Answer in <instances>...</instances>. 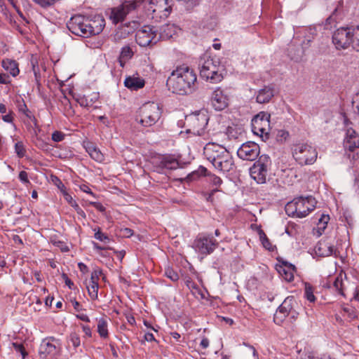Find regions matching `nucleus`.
Wrapping results in <instances>:
<instances>
[{"label":"nucleus","mask_w":359,"mask_h":359,"mask_svg":"<svg viewBox=\"0 0 359 359\" xmlns=\"http://www.w3.org/2000/svg\"><path fill=\"white\" fill-rule=\"evenodd\" d=\"M166 84L174 93L191 94L197 89V76L192 68L183 64L171 72Z\"/></svg>","instance_id":"1"},{"label":"nucleus","mask_w":359,"mask_h":359,"mask_svg":"<svg viewBox=\"0 0 359 359\" xmlns=\"http://www.w3.org/2000/svg\"><path fill=\"white\" fill-rule=\"evenodd\" d=\"M105 26L103 17L96 15L89 19L81 15H76L70 18L67 23L68 29L74 34L81 37H89L99 34Z\"/></svg>","instance_id":"2"},{"label":"nucleus","mask_w":359,"mask_h":359,"mask_svg":"<svg viewBox=\"0 0 359 359\" xmlns=\"http://www.w3.org/2000/svg\"><path fill=\"white\" fill-rule=\"evenodd\" d=\"M206 158L218 170L229 172L233 169V161L231 154L223 147L208 143L204 147Z\"/></svg>","instance_id":"3"},{"label":"nucleus","mask_w":359,"mask_h":359,"mask_svg":"<svg viewBox=\"0 0 359 359\" xmlns=\"http://www.w3.org/2000/svg\"><path fill=\"white\" fill-rule=\"evenodd\" d=\"M201 76L212 83L221 82L224 79V67L216 56L205 54L199 61Z\"/></svg>","instance_id":"4"},{"label":"nucleus","mask_w":359,"mask_h":359,"mask_svg":"<svg viewBox=\"0 0 359 359\" xmlns=\"http://www.w3.org/2000/svg\"><path fill=\"white\" fill-rule=\"evenodd\" d=\"M148 18L158 22L167 18L172 12V5L168 0H139Z\"/></svg>","instance_id":"5"},{"label":"nucleus","mask_w":359,"mask_h":359,"mask_svg":"<svg viewBox=\"0 0 359 359\" xmlns=\"http://www.w3.org/2000/svg\"><path fill=\"white\" fill-rule=\"evenodd\" d=\"M161 114V109L156 103H145L139 109L136 121L144 127H150L160 119Z\"/></svg>","instance_id":"6"},{"label":"nucleus","mask_w":359,"mask_h":359,"mask_svg":"<svg viewBox=\"0 0 359 359\" xmlns=\"http://www.w3.org/2000/svg\"><path fill=\"white\" fill-rule=\"evenodd\" d=\"M209 118L204 112H197L186 116L185 123L188 127L187 132L196 135L208 137L206 131Z\"/></svg>","instance_id":"7"},{"label":"nucleus","mask_w":359,"mask_h":359,"mask_svg":"<svg viewBox=\"0 0 359 359\" xmlns=\"http://www.w3.org/2000/svg\"><path fill=\"white\" fill-rule=\"evenodd\" d=\"M292 151V156L301 165L313 164L317 158L316 149L307 143L294 144Z\"/></svg>","instance_id":"8"},{"label":"nucleus","mask_w":359,"mask_h":359,"mask_svg":"<svg viewBox=\"0 0 359 359\" xmlns=\"http://www.w3.org/2000/svg\"><path fill=\"white\" fill-rule=\"evenodd\" d=\"M140 6V1H124L121 5L110 9L109 19L114 24H118L123 21L127 15L135 13Z\"/></svg>","instance_id":"9"},{"label":"nucleus","mask_w":359,"mask_h":359,"mask_svg":"<svg viewBox=\"0 0 359 359\" xmlns=\"http://www.w3.org/2000/svg\"><path fill=\"white\" fill-rule=\"evenodd\" d=\"M271 114L266 111H260L252 119V130L253 133L262 138L268 139L270 127Z\"/></svg>","instance_id":"10"},{"label":"nucleus","mask_w":359,"mask_h":359,"mask_svg":"<svg viewBox=\"0 0 359 359\" xmlns=\"http://www.w3.org/2000/svg\"><path fill=\"white\" fill-rule=\"evenodd\" d=\"M271 160L269 156L262 155L250 169L251 177L258 184H264L266 181Z\"/></svg>","instance_id":"11"},{"label":"nucleus","mask_w":359,"mask_h":359,"mask_svg":"<svg viewBox=\"0 0 359 359\" xmlns=\"http://www.w3.org/2000/svg\"><path fill=\"white\" fill-rule=\"evenodd\" d=\"M135 40L142 47L153 46L158 41V30L154 27L144 25L137 30Z\"/></svg>","instance_id":"12"},{"label":"nucleus","mask_w":359,"mask_h":359,"mask_svg":"<svg viewBox=\"0 0 359 359\" xmlns=\"http://www.w3.org/2000/svg\"><path fill=\"white\" fill-rule=\"evenodd\" d=\"M218 243L213 237L199 234L194 240L192 248L201 255L207 256L214 252Z\"/></svg>","instance_id":"13"},{"label":"nucleus","mask_w":359,"mask_h":359,"mask_svg":"<svg viewBox=\"0 0 359 359\" xmlns=\"http://www.w3.org/2000/svg\"><path fill=\"white\" fill-rule=\"evenodd\" d=\"M332 43L338 50L351 46V27L337 29L332 34Z\"/></svg>","instance_id":"14"},{"label":"nucleus","mask_w":359,"mask_h":359,"mask_svg":"<svg viewBox=\"0 0 359 359\" xmlns=\"http://www.w3.org/2000/svg\"><path fill=\"white\" fill-rule=\"evenodd\" d=\"M259 147L253 142L243 143L238 149V156L245 161H254L259 154Z\"/></svg>","instance_id":"15"},{"label":"nucleus","mask_w":359,"mask_h":359,"mask_svg":"<svg viewBox=\"0 0 359 359\" xmlns=\"http://www.w3.org/2000/svg\"><path fill=\"white\" fill-rule=\"evenodd\" d=\"M298 211V217L303 218L314 210L316 204V199L312 196L298 197L294 198Z\"/></svg>","instance_id":"16"},{"label":"nucleus","mask_w":359,"mask_h":359,"mask_svg":"<svg viewBox=\"0 0 359 359\" xmlns=\"http://www.w3.org/2000/svg\"><path fill=\"white\" fill-rule=\"evenodd\" d=\"M179 161L172 156H163L155 162V171L158 173H167L168 170H174L180 168Z\"/></svg>","instance_id":"17"},{"label":"nucleus","mask_w":359,"mask_h":359,"mask_svg":"<svg viewBox=\"0 0 359 359\" xmlns=\"http://www.w3.org/2000/svg\"><path fill=\"white\" fill-rule=\"evenodd\" d=\"M296 302L293 297H287L276 310L273 320L276 324H281L284 319L289 316Z\"/></svg>","instance_id":"18"},{"label":"nucleus","mask_w":359,"mask_h":359,"mask_svg":"<svg viewBox=\"0 0 359 359\" xmlns=\"http://www.w3.org/2000/svg\"><path fill=\"white\" fill-rule=\"evenodd\" d=\"M211 103L217 111H222L227 107L229 104V97L224 94L223 90L220 88H217L212 94Z\"/></svg>","instance_id":"19"},{"label":"nucleus","mask_w":359,"mask_h":359,"mask_svg":"<svg viewBox=\"0 0 359 359\" xmlns=\"http://www.w3.org/2000/svg\"><path fill=\"white\" fill-rule=\"evenodd\" d=\"M199 176H206L208 177L209 182L213 185L215 186V188H219V187L222 184V179L216 176L214 174H211L208 172L206 168L201 165L198 168L197 170L194 171L190 175H189L188 177L191 180H196Z\"/></svg>","instance_id":"20"},{"label":"nucleus","mask_w":359,"mask_h":359,"mask_svg":"<svg viewBox=\"0 0 359 359\" xmlns=\"http://www.w3.org/2000/svg\"><path fill=\"white\" fill-rule=\"evenodd\" d=\"M315 252L320 257L334 255L337 257L339 252L328 240H320L315 247Z\"/></svg>","instance_id":"21"},{"label":"nucleus","mask_w":359,"mask_h":359,"mask_svg":"<svg viewBox=\"0 0 359 359\" xmlns=\"http://www.w3.org/2000/svg\"><path fill=\"white\" fill-rule=\"evenodd\" d=\"M275 95L274 86L271 84L264 86L257 93L256 101L259 104L269 103Z\"/></svg>","instance_id":"22"},{"label":"nucleus","mask_w":359,"mask_h":359,"mask_svg":"<svg viewBox=\"0 0 359 359\" xmlns=\"http://www.w3.org/2000/svg\"><path fill=\"white\" fill-rule=\"evenodd\" d=\"M145 85L144 79L140 77L137 74L128 76L125 79L124 86L128 89L133 91L142 88Z\"/></svg>","instance_id":"23"},{"label":"nucleus","mask_w":359,"mask_h":359,"mask_svg":"<svg viewBox=\"0 0 359 359\" xmlns=\"http://www.w3.org/2000/svg\"><path fill=\"white\" fill-rule=\"evenodd\" d=\"M179 30L178 27L175 26L174 24H165L162 25L158 32V41L161 40H168L171 39L174 35H175Z\"/></svg>","instance_id":"24"},{"label":"nucleus","mask_w":359,"mask_h":359,"mask_svg":"<svg viewBox=\"0 0 359 359\" xmlns=\"http://www.w3.org/2000/svg\"><path fill=\"white\" fill-rule=\"evenodd\" d=\"M282 264L278 269V273L287 282H291L294 279V272L295 271L294 265L283 261Z\"/></svg>","instance_id":"25"},{"label":"nucleus","mask_w":359,"mask_h":359,"mask_svg":"<svg viewBox=\"0 0 359 359\" xmlns=\"http://www.w3.org/2000/svg\"><path fill=\"white\" fill-rule=\"evenodd\" d=\"M330 281H332V286L335 290L341 296L346 297V286L345 281H348L346 273L341 272L335 278H332Z\"/></svg>","instance_id":"26"},{"label":"nucleus","mask_w":359,"mask_h":359,"mask_svg":"<svg viewBox=\"0 0 359 359\" xmlns=\"http://www.w3.org/2000/svg\"><path fill=\"white\" fill-rule=\"evenodd\" d=\"M344 11V1L339 0L333 5V11L331 15L326 19V25H332L342 17Z\"/></svg>","instance_id":"27"},{"label":"nucleus","mask_w":359,"mask_h":359,"mask_svg":"<svg viewBox=\"0 0 359 359\" xmlns=\"http://www.w3.org/2000/svg\"><path fill=\"white\" fill-rule=\"evenodd\" d=\"M344 145L346 150L351 152L359 148V137L354 130H348Z\"/></svg>","instance_id":"28"},{"label":"nucleus","mask_w":359,"mask_h":359,"mask_svg":"<svg viewBox=\"0 0 359 359\" xmlns=\"http://www.w3.org/2000/svg\"><path fill=\"white\" fill-rule=\"evenodd\" d=\"M225 133L229 140H238L244 136V130L241 126L233 124L226 128Z\"/></svg>","instance_id":"29"},{"label":"nucleus","mask_w":359,"mask_h":359,"mask_svg":"<svg viewBox=\"0 0 359 359\" xmlns=\"http://www.w3.org/2000/svg\"><path fill=\"white\" fill-rule=\"evenodd\" d=\"M134 52L132 48L129 46H125L121 48V53L118 57V62L121 67L124 66V64L133 57Z\"/></svg>","instance_id":"30"},{"label":"nucleus","mask_w":359,"mask_h":359,"mask_svg":"<svg viewBox=\"0 0 359 359\" xmlns=\"http://www.w3.org/2000/svg\"><path fill=\"white\" fill-rule=\"evenodd\" d=\"M2 67L13 76L19 74L18 65L15 60L9 59L4 60L2 61Z\"/></svg>","instance_id":"31"},{"label":"nucleus","mask_w":359,"mask_h":359,"mask_svg":"<svg viewBox=\"0 0 359 359\" xmlns=\"http://www.w3.org/2000/svg\"><path fill=\"white\" fill-rule=\"evenodd\" d=\"M63 197L68 204L74 208L79 215L83 218H86V215L85 212L79 207V204L73 199L72 196L68 192L64 193Z\"/></svg>","instance_id":"32"},{"label":"nucleus","mask_w":359,"mask_h":359,"mask_svg":"<svg viewBox=\"0 0 359 359\" xmlns=\"http://www.w3.org/2000/svg\"><path fill=\"white\" fill-rule=\"evenodd\" d=\"M87 152L89 154L90 157L96 161L101 162L104 160V156L100 151L95 147L94 145L90 144L86 148Z\"/></svg>","instance_id":"33"},{"label":"nucleus","mask_w":359,"mask_h":359,"mask_svg":"<svg viewBox=\"0 0 359 359\" xmlns=\"http://www.w3.org/2000/svg\"><path fill=\"white\" fill-rule=\"evenodd\" d=\"M107 321L104 318L98 320L97 332L100 337L106 339L109 336Z\"/></svg>","instance_id":"34"},{"label":"nucleus","mask_w":359,"mask_h":359,"mask_svg":"<svg viewBox=\"0 0 359 359\" xmlns=\"http://www.w3.org/2000/svg\"><path fill=\"white\" fill-rule=\"evenodd\" d=\"M34 136H33V142L39 149L44 150L45 140L43 138V134L41 133V130L36 128L34 130Z\"/></svg>","instance_id":"35"},{"label":"nucleus","mask_w":359,"mask_h":359,"mask_svg":"<svg viewBox=\"0 0 359 359\" xmlns=\"http://www.w3.org/2000/svg\"><path fill=\"white\" fill-rule=\"evenodd\" d=\"M258 233L263 247L269 251H273L276 247L271 244L264 231L259 229Z\"/></svg>","instance_id":"36"},{"label":"nucleus","mask_w":359,"mask_h":359,"mask_svg":"<svg viewBox=\"0 0 359 359\" xmlns=\"http://www.w3.org/2000/svg\"><path fill=\"white\" fill-rule=\"evenodd\" d=\"M294 199L286 204L285 209L288 216L298 217V211Z\"/></svg>","instance_id":"37"},{"label":"nucleus","mask_w":359,"mask_h":359,"mask_svg":"<svg viewBox=\"0 0 359 359\" xmlns=\"http://www.w3.org/2000/svg\"><path fill=\"white\" fill-rule=\"evenodd\" d=\"M49 181L58 188L63 196L64 193L67 192L65 186L57 176L50 175Z\"/></svg>","instance_id":"38"},{"label":"nucleus","mask_w":359,"mask_h":359,"mask_svg":"<svg viewBox=\"0 0 359 359\" xmlns=\"http://www.w3.org/2000/svg\"><path fill=\"white\" fill-rule=\"evenodd\" d=\"M98 288V283L95 282L90 283V285L87 286L88 294L92 299H95L97 298Z\"/></svg>","instance_id":"39"},{"label":"nucleus","mask_w":359,"mask_h":359,"mask_svg":"<svg viewBox=\"0 0 359 359\" xmlns=\"http://www.w3.org/2000/svg\"><path fill=\"white\" fill-rule=\"evenodd\" d=\"M94 231H95L94 235L95 239L104 242V243H109L110 242L111 239L109 237L107 234L102 233L100 227L95 229Z\"/></svg>","instance_id":"40"},{"label":"nucleus","mask_w":359,"mask_h":359,"mask_svg":"<svg viewBox=\"0 0 359 359\" xmlns=\"http://www.w3.org/2000/svg\"><path fill=\"white\" fill-rule=\"evenodd\" d=\"M48 339V341L46 342V353L55 354L57 352V345L55 344L50 343L51 341H55L57 344H58L57 341H55L54 337L46 338Z\"/></svg>","instance_id":"41"},{"label":"nucleus","mask_w":359,"mask_h":359,"mask_svg":"<svg viewBox=\"0 0 359 359\" xmlns=\"http://www.w3.org/2000/svg\"><path fill=\"white\" fill-rule=\"evenodd\" d=\"M304 296L306 298V299L308 301H309L310 302H314L315 300H316V297H315V296L313 294V288L309 283H306L305 284Z\"/></svg>","instance_id":"42"},{"label":"nucleus","mask_w":359,"mask_h":359,"mask_svg":"<svg viewBox=\"0 0 359 359\" xmlns=\"http://www.w3.org/2000/svg\"><path fill=\"white\" fill-rule=\"evenodd\" d=\"M15 152L18 158H23L26 154V149L22 142H18L15 144Z\"/></svg>","instance_id":"43"},{"label":"nucleus","mask_w":359,"mask_h":359,"mask_svg":"<svg viewBox=\"0 0 359 359\" xmlns=\"http://www.w3.org/2000/svg\"><path fill=\"white\" fill-rule=\"evenodd\" d=\"M165 276L174 282L177 281L180 278L179 274L170 267L165 269Z\"/></svg>","instance_id":"44"},{"label":"nucleus","mask_w":359,"mask_h":359,"mask_svg":"<svg viewBox=\"0 0 359 359\" xmlns=\"http://www.w3.org/2000/svg\"><path fill=\"white\" fill-rule=\"evenodd\" d=\"M330 220V217L328 215H322L320 218L319 219L318 228L320 230H324L326 228L327 224Z\"/></svg>","instance_id":"45"},{"label":"nucleus","mask_w":359,"mask_h":359,"mask_svg":"<svg viewBox=\"0 0 359 359\" xmlns=\"http://www.w3.org/2000/svg\"><path fill=\"white\" fill-rule=\"evenodd\" d=\"M77 102L80 104V106L83 107H89L92 105L91 101H88V100L85 96H80L76 99Z\"/></svg>","instance_id":"46"},{"label":"nucleus","mask_w":359,"mask_h":359,"mask_svg":"<svg viewBox=\"0 0 359 359\" xmlns=\"http://www.w3.org/2000/svg\"><path fill=\"white\" fill-rule=\"evenodd\" d=\"M52 243L59 248L62 252H67L69 251L68 246L61 241L52 240Z\"/></svg>","instance_id":"47"},{"label":"nucleus","mask_w":359,"mask_h":359,"mask_svg":"<svg viewBox=\"0 0 359 359\" xmlns=\"http://www.w3.org/2000/svg\"><path fill=\"white\" fill-rule=\"evenodd\" d=\"M219 189L215 188L210 192H203L202 195L205 198V200L208 202H213V195L215 192L219 191Z\"/></svg>","instance_id":"48"},{"label":"nucleus","mask_w":359,"mask_h":359,"mask_svg":"<svg viewBox=\"0 0 359 359\" xmlns=\"http://www.w3.org/2000/svg\"><path fill=\"white\" fill-rule=\"evenodd\" d=\"M64 138L65 134L61 131L56 130L52 134V140L55 142H61Z\"/></svg>","instance_id":"49"},{"label":"nucleus","mask_w":359,"mask_h":359,"mask_svg":"<svg viewBox=\"0 0 359 359\" xmlns=\"http://www.w3.org/2000/svg\"><path fill=\"white\" fill-rule=\"evenodd\" d=\"M12 346L16 351L20 352L22 355L23 358L25 357L26 353L25 351V348L22 344L13 342L12 343Z\"/></svg>","instance_id":"50"},{"label":"nucleus","mask_w":359,"mask_h":359,"mask_svg":"<svg viewBox=\"0 0 359 359\" xmlns=\"http://www.w3.org/2000/svg\"><path fill=\"white\" fill-rule=\"evenodd\" d=\"M71 341L73 344V346L74 347H78L80 346V344H81V341H80V338L78 336L77 334L76 333H72L71 334Z\"/></svg>","instance_id":"51"},{"label":"nucleus","mask_w":359,"mask_h":359,"mask_svg":"<svg viewBox=\"0 0 359 359\" xmlns=\"http://www.w3.org/2000/svg\"><path fill=\"white\" fill-rule=\"evenodd\" d=\"M18 177L20 180L23 183L29 182L27 173L24 170L20 172Z\"/></svg>","instance_id":"52"},{"label":"nucleus","mask_w":359,"mask_h":359,"mask_svg":"<svg viewBox=\"0 0 359 359\" xmlns=\"http://www.w3.org/2000/svg\"><path fill=\"white\" fill-rule=\"evenodd\" d=\"M81 327L83 332L85 333V334L88 337H92V331H91L90 327L88 325H86L81 324Z\"/></svg>","instance_id":"53"},{"label":"nucleus","mask_w":359,"mask_h":359,"mask_svg":"<svg viewBox=\"0 0 359 359\" xmlns=\"http://www.w3.org/2000/svg\"><path fill=\"white\" fill-rule=\"evenodd\" d=\"M210 345V341L209 339L205 337H203L200 342V346L203 348V349H206Z\"/></svg>","instance_id":"54"},{"label":"nucleus","mask_w":359,"mask_h":359,"mask_svg":"<svg viewBox=\"0 0 359 359\" xmlns=\"http://www.w3.org/2000/svg\"><path fill=\"white\" fill-rule=\"evenodd\" d=\"M100 273H101L100 271H93L91 273L90 283H93V282L97 283V281L99 280V275Z\"/></svg>","instance_id":"55"},{"label":"nucleus","mask_w":359,"mask_h":359,"mask_svg":"<svg viewBox=\"0 0 359 359\" xmlns=\"http://www.w3.org/2000/svg\"><path fill=\"white\" fill-rule=\"evenodd\" d=\"M9 76L4 74H0V83L6 84L9 83Z\"/></svg>","instance_id":"56"},{"label":"nucleus","mask_w":359,"mask_h":359,"mask_svg":"<svg viewBox=\"0 0 359 359\" xmlns=\"http://www.w3.org/2000/svg\"><path fill=\"white\" fill-rule=\"evenodd\" d=\"M144 339L147 341H156L154 334L150 332L145 333Z\"/></svg>","instance_id":"57"},{"label":"nucleus","mask_w":359,"mask_h":359,"mask_svg":"<svg viewBox=\"0 0 359 359\" xmlns=\"http://www.w3.org/2000/svg\"><path fill=\"white\" fill-rule=\"evenodd\" d=\"M76 317L82 320V321H84V322H90V318L89 317L86 315V314H84V313H79V314H76Z\"/></svg>","instance_id":"58"},{"label":"nucleus","mask_w":359,"mask_h":359,"mask_svg":"<svg viewBox=\"0 0 359 359\" xmlns=\"http://www.w3.org/2000/svg\"><path fill=\"white\" fill-rule=\"evenodd\" d=\"M123 235L126 237H130L133 234V231L129 228H125L121 230Z\"/></svg>","instance_id":"59"},{"label":"nucleus","mask_w":359,"mask_h":359,"mask_svg":"<svg viewBox=\"0 0 359 359\" xmlns=\"http://www.w3.org/2000/svg\"><path fill=\"white\" fill-rule=\"evenodd\" d=\"M2 119L4 121L6 122V123H11L13 121V116H12V113H8L6 115H4L2 116Z\"/></svg>","instance_id":"60"},{"label":"nucleus","mask_w":359,"mask_h":359,"mask_svg":"<svg viewBox=\"0 0 359 359\" xmlns=\"http://www.w3.org/2000/svg\"><path fill=\"white\" fill-rule=\"evenodd\" d=\"M78 266H79V270L83 273H86L88 271V266L83 263H81V262L79 263Z\"/></svg>","instance_id":"61"},{"label":"nucleus","mask_w":359,"mask_h":359,"mask_svg":"<svg viewBox=\"0 0 359 359\" xmlns=\"http://www.w3.org/2000/svg\"><path fill=\"white\" fill-rule=\"evenodd\" d=\"M80 189L83 192H86L87 194L93 195V193L92 192V191L90 189V187L86 185V184L81 185Z\"/></svg>","instance_id":"62"},{"label":"nucleus","mask_w":359,"mask_h":359,"mask_svg":"<svg viewBox=\"0 0 359 359\" xmlns=\"http://www.w3.org/2000/svg\"><path fill=\"white\" fill-rule=\"evenodd\" d=\"M96 209L100 212H104L105 208L100 203H91Z\"/></svg>","instance_id":"63"},{"label":"nucleus","mask_w":359,"mask_h":359,"mask_svg":"<svg viewBox=\"0 0 359 359\" xmlns=\"http://www.w3.org/2000/svg\"><path fill=\"white\" fill-rule=\"evenodd\" d=\"M93 248L97 250V251L109 249V248L101 246L95 242H93Z\"/></svg>","instance_id":"64"}]
</instances>
